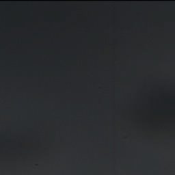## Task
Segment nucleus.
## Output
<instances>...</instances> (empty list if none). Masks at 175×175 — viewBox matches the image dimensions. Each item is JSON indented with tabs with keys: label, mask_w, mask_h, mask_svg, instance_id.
I'll list each match as a JSON object with an SVG mask.
<instances>
[{
	"label": "nucleus",
	"mask_w": 175,
	"mask_h": 175,
	"mask_svg": "<svg viewBox=\"0 0 175 175\" xmlns=\"http://www.w3.org/2000/svg\"><path fill=\"white\" fill-rule=\"evenodd\" d=\"M10 3V18L12 17V1H8Z\"/></svg>",
	"instance_id": "obj_1"
}]
</instances>
